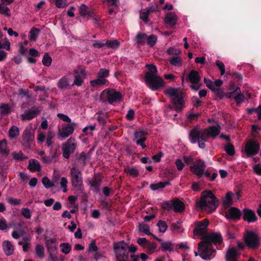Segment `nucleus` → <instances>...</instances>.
Masks as SVG:
<instances>
[{
    "instance_id": "nucleus-32",
    "label": "nucleus",
    "mask_w": 261,
    "mask_h": 261,
    "mask_svg": "<svg viewBox=\"0 0 261 261\" xmlns=\"http://www.w3.org/2000/svg\"><path fill=\"white\" fill-rule=\"evenodd\" d=\"M108 81L106 79L97 77L96 79L91 81L90 82L91 86L93 87H100L106 84Z\"/></svg>"
},
{
    "instance_id": "nucleus-33",
    "label": "nucleus",
    "mask_w": 261,
    "mask_h": 261,
    "mask_svg": "<svg viewBox=\"0 0 261 261\" xmlns=\"http://www.w3.org/2000/svg\"><path fill=\"white\" fill-rule=\"evenodd\" d=\"M19 135V129L16 126H12L9 130L8 136L10 139L15 138Z\"/></svg>"
},
{
    "instance_id": "nucleus-15",
    "label": "nucleus",
    "mask_w": 261,
    "mask_h": 261,
    "mask_svg": "<svg viewBox=\"0 0 261 261\" xmlns=\"http://www.w3.org/2000/svg\"><path fill=\"white\" fill-rule=\"evenodd\" d=\"M76 123L72 122L71 124H67L63 126L61 130H59L58 138L60 140H63L72 134L74 132L73 126H76Z\"/></svg>"
},
{
    "instance_id": "nucleus-10",
    "label": "nucleus",
    "mask_w": 261,
    "mask_h": 261,
    "mask_svg": "<svg viewBox=\"0 0 261 261\" xmlns=\"http://www.w3.org/2000/svg\"><path fill=\"white\" fill-rule=\"evenodd\" d=\"M260 144L255 139H250L247 141L245 151L248 157L257 154L259 152Z\"/></svg>"
},
{
    "instance_id": "nucleus-46",
    "label": "nucleus",
    "mask_w": 261,
    "mask_h": 261,
    "mask_svg": "<svg viewBox=\"0 0 261 261\" xmlns=\"http://www.w3.org/2000/svg\"><path fill=\"white\" fill-rule=\"evenodd\" d=\"M170 63L174 66H181L182 64V60L180 57L176 56L170 60Z\"/></svg>"
},
{
    "instance_id": "nucleus-59",
    "label": "nucleus",
    "mask_w": 261,
    "mask_h": 261,
    "mask_svg": "<svg viewBox=\"0 0 261 261\" xmlns=\"http://www.w3.org/2000/svg\"><path fill=\"white\" fill-rule=\"evenodd\" d=\"M68 182L67 179L66 177H63L61 178L60 185L61 188H63V192H67V184Z\"/></svg>"
},
{
    "instance_id": "nucleus-28",
    "label": "nucleus",
    "mask_w": 261,
    "mask_h": 261,
    "mask_svg": "<svg viewBox=\"0 0 261 261\" xmlns=\"http://www.w3.org/2000/svg\"><path fill=\"white\" fill-rule=\"evenodd\" d=\"M58 179V177H54L53 180L51 181L48 177H43L42 179V182L46 189H49L55 186Z\"/></svg>"
},
{
    "instance_id": "nucleus-3",
    "label": "nucleus",
    "mask_w": 261,
    "mask_h": 261,
    "mask_svg": "<svg viewBox=\"0 0 261 261\" xmlns=\"http://www.w3.org/2000/svg\"><path fill=\"white\" fill-rule=\"evenodd\" d=\"M219 204V200L211 191H203L201 194V200L198 204L202 211L212 213L214 211Z\"/></svg>"
},
{
    "instance_id": "nucleus-48",
    "label": "nucleus",
    "mask_w": 261,
    "mask_h": 261,
    "mask_svg": "<svg viewBox=\"0 0 261 261\" xmlns=\"http://www.w3.org/2000/svg\"><path fill=\"white\" fill-rule=\"evenodd\" d=\"M12 155L13 158L17 161L18 160H23L27 159V157H25L24 154H23L21 151H19L18 152H13L12 153Z\"/></svg>"
},
{
    "instance_id": "nucleus-18",
    "label": "nucleus",
    "mask_w": 261,
    "mask_h": 261,
    "mask_svg": "<svg viewBox=\"0 0 261 261\" xmlns=\"http://www.w3.org/2000/svg\"><path fill=\"white\" fill-rule=\"evenodd\" d=\"M158 10V7L156 5H152L148 7L140 13V18L144 22H147L148 21V15L150 13L156 12Z\"/></svg>"
},
{
    "instance_id": "nucleus-11",
    "label": "nucleus",
    "mask_w": 261,
    "mask_h": 261,
    "mask_svg": "<svg viewBox=\"0 0 261 261\" xmlns=\"http://www.w3.org/2000/svg\"><path fill=\"white\" fill-rule=\"evenodd\" d=\"M21 144L24 149H30L34 140V135L31 128H26L22 134Z\"/></svg>"
},
{
    "instance_id": "nucleus-4",
    "label": "nucleus",
    "mask_w": 261,
    "mask_h": 261,
    "mask_svg": "<svg viewBox=\"0 0 261 261\" xmlns=\"http://www.w3.org/2000/svg\"><path fill=\"white\" fill-rule=\"evenodd\" d=\"M165 94L171 98L175 110L176 111L181 110L184 106L182 91L178 88L170 87L166 90Z\"/></svg>"
},
{
    "instance_id": "nucleus-31",
    "label": "nucleus",
    "mask_w": 261,
    "mask_h": 261,
    "mask_svg": "<svg viewBox=\"0 0 261 261\" xmlns=\"http://www.w3.org/2000/svg\"><path fill=\"white\" fill-rule=\"evenodd\" d=\"M10 153V150L7 147V142L6 139L0 141V154L7 156Z\"/></svg>"
},
{
    "instance_id": "nucleus-40",
    "label": "nucleus",
    "mask_w": 261,
    "mask_h": 261,
    "mask_svg": "<svg viewBox=\"0 0 261 261\" xmlns=\"http://www.w3.org/2000/svg\"><path fill=\"white\" fill-rule=\"evenodd\" d=\"M35 252L37 256L42 258L44 256V248L43 246L40 244H37L35 247Z\"/></svg>"
},
{
    "instance_id": "nucleus-6",
    "label": "nucleus",
    "mask_w": 261,
    "mask_h": 261,
    "mask_svg": "<svg viewBox=\"0 0 261 261\" xmlns=\"http://www.w3.org/2000/svg\"><path fill=\"white\" fill-rule=\"evenodd\" d=\"M114 249L116 254V261H127L128 259V245L124 243L114 244Z\"/></svg>"
},
{
    "instance_id": "nucleus-44",
    "label": "nucleus",
    "mask_w": 261,
    "mask_h": 261,
    "mask_svg": "<svg viewBox=\"0 0 261 261\" xmlns=\"http://www.w3.org/2000/svg\"><path fill=\"white\" fill-rule=\"evenodd\" d=\"M60 247L61 248V251L65 254H68L71 250V246L69 243H61Z\"/></svg>"
},
{
    "instance_id": "nucleus-62",
    "label": "nucleus",
    "mask_w": 261,
    "mask_h": 261,
    "mask_svg": "<svg viewBox=\"0 0 261 261\" xmlns=\"http://www.w3.org/2000/svg\"><path fill=\"white\" fill-rule=\"evenodd\" d=\"M77 160L81 162L83 166L85 164L86 161L87 160V156L84 152H82L77 156Z\"/></svg>"
},
{
    "instance_id": "nucleus-9",
    "label": "nucleus",
    "mask_w": 261,
    "mask_h": 261,
    "mask_svg": "<svg viewBox=\"0 0 261 261\" xmlns=\"http://www.w3.org/2000/svg\"><path fill=\"white\" fill-rule=\"evenodd\" d=\"M71 182L72 186L80 189L83 185V177L81 171L76 167L73 166L70 170Z\"/></svg>"
},
{
    "instance_id": "nucleus-56",
    "label": "nucleus",
    "mask_w": 261,
    "mask_h": 261,
    "mask_svg": "<svg viewBox=\"0 0 261 261\" xmlns=\"http://www.w3.org/2000/svg\"><path fill=\"white\" fill-rule=\"evenodd\" d=\"M21 214L27 219H30L32 217L31 212L28 208H22L21 209Z\"/></svg>"
},
{
    "instance_id": "nucleus-47",
    "label": "nucleus",
    "mask_w": 261,
    "mask_h": 261,
    "mask_svg": "<svg viewBox=\"0 0 261 261\" xmlns=\"http://www.w3.org/2000/svg\"><path fill=\"white\" fill-rule=\"evenodd\" d=\"M157 225L159 227V231L161 232H165L168 227L166 222L162 220H159Z\"/></svg>"
},
{
    "instance_id": "nucleus-22",
    "label": "nucleus",
    "mask_w": 261,
    "mask_h": 261,
    "mask_svg": "<svg viewBox=\"0 0 261 261\" xmlns=\"http://www.w3.org/2000/svg\"><path fill=\"white\" fill-rule=\"evenodd\" d=\"M177 21V16L171 12L167 14L164 18L165 23L171 27H174L176 24Z\"/></svg>"
},
{
    "instance_id": "nucleus-57",
    "label": "nucleus",
    "mask_w": 261,
    "mask_h": 261,
    "mask_svg": "<svg viewBox=\"0 0 261 261\" xmlns=\"http://www.w3.org/2000/svg\"><path fill=\"white\" fill-rule=\"evenodd\" d=\"M161 247L164 249V250H167L170 252L173 250L172 244L170 242H162L161 244Z\"/></svg>"
},
{
    "instance_id": "nucleus-63",
    "label": "nucleus",
    "mask_w": 261,
    "mask_h": 261,
    "mask_svg": "<svg viewBox=\"0 0 261 261\" xmlns=\"http://www.w3.org/2000/svg\"><path fill=\"white\" fill-rule=\"evenodd\" d=\"M57 7L63 8L67 6V4L65 0H55Z\"/></svg>"
},
{
    "instance_id": "nucleus-50",
    "label": "nucleus",
    "mask_w": 261,
    "mask_h": 261,
    "mask_svg": "<svg viewBox=\"0 0 261 261\" xmlns=\"http://www.w3.org/2000/svg\"><path fill=\"white\" fill-rule=\"evenodd\" d=\"M0 112L3 115L9 114L10 112V107L8 103H3L0 107Z\"/></svg>"
},
{
    "instance_id": "nucleus-42",
    "label": "nucleus",
    "mask_w": 261,
    "mask_h": 261,
    "mask_svg": "<svg viewBox=\"0 0 261 261\" xmlns=\"http://www.w3.org/2000/svg\"><path fill=\"white\" fill-rule=\"evenodd\" d=\"M147 36L144 33H138L136 36V42L139 44H143L147 39Z\"/></svg>"
},
{
    "instance_id": "nucleus-38",
    "label": "nucleus",
    "mask_w": 261,
    "mask_h": 261,
    "mask_svg": "<svg viewBox=\"0 0 261 261\" xmlns=\"http://www.w3.org/2000/svg\"><path fill=\"white\" fill-rule=\"evenodd\" d=\"M233 194L231 192H227L226 194L225 198L223 201V204L224 206L228 207L232 204V196Z\"/></svg>"
},
{
    "instance_id": "nucleus-34",
    "label": "nucleus",
    "mask_w": 261,
    "mask_h": 261,
    "mask_svg": "<svg viewBox=\"0 0 261 261\" xmlns=\"http://www.w3.org/2000/svg\"><path fill=\"white\" fill-rule=\"evenodd\" d=\"M235 91H236L237 95L233 97V98L235 99L238 104L242 103L244 100V95L241 93L239 87H237Z\"/></svg>"
},
{
    "instance_id": "nucleus-16",
    "label": "nucleus",
    "mask_w": 261,
    "mask_h": 261,
    "mask_svg": "<svg viewBox=\"0 0 261 261\" xmlns=\"http://www.w3.org/2000/svg\"><path fill=\"white\" fill-rule=\"evenodd\" d=\"M208 224L209 221L207 219L198 222L196 224L195 228L193 230L194 234L197 236L205 234L206 231L207 227L208 225Z\"/></svg>"
},
{
    "instance_id": "nucleus-23",
    "label": "nucleus",
    "mask_w": 261,
    "mask_h": 261,
    "mask_svg": "<svg viewBox=\"0 0 261 261\" xmlns=\"http://www.w3.org/2000/svg\"><path fill=\"white\" fill-rule=\"evenodd\" d=\"M70 80L68 76L65 75L59 79L57 83L58 87L61 90L70 88Z\"/></svg>"
},
{
    "instance_id": "nucleus-30",
    "label": "nucleus",
    "mask_w": 261,
    "mask_h": 261,
    "mask_svg": "<svg viewBox=\"0 0 261 261\" xmlns=\"http://www.w3.org/2000/svg\"><path fill=\"white\" fill-rule=\"evenodd\" d=\"M81 16L84 18H87L91 16V13L89 8L85 4H82L79 9Z\"/></svg>"
},
{
    "instance_id": "nucleus-2",
    "label": "nucleus",
    "mask_w": 261,
    "mask_h": 261,
    "mask_svg": "<svg viewBox=\"0 0 261 261\" xmlns=\"http://www.w3.org/2000/svg\"><path fill=\"white\" fill-rule=\"evenodd\" d=\"M217 126L218 127L210 126L203 130L198 128L191 129L189 133L190 142L193 144L198 143L200 148H204L205 142L207 141L208 137L215 139L220 134L219 128H220L221 126L219 124H217Z\"/></svg>"
},
{
    "instance_id": "nucleus-26",
    "label": "nucleus",
    "mask_w": 261,
    "mask_h": 261,
    "mask_svg": "<svg viewBox=\"0 0 261 261\" xmlns=\"http://www.w3.org/2000/svg\"><path fill=\"white\" fill-rule=\"evenodd\" d=\"M41 165L37 160L35 159H31L29 160L28 169L31 171H40L41 170Z\"/></svg>"
},
{
    "instance_id": "nucleus-13",
    "label": "nucleus",
    "mask_w": 261,
    "mask_h": 261,
    "mask_svg": "<svg viewBox=\"0 0 261 261\" xmlns=\"http://www.w3.org/2000/svg\"><path fill=\"white\" fill-rule=\"evenodd\" d=\"M75 148L76 144L75 143V139L73 138L69 139L62 145V149L63 157L66 159H68L70 155L73 152Z\"/></svg>"
},
{
    "instance_id": "nucleus-55",
    "label": "nucleus",
    "mask_w": 261,
    "mask_h": 261,
    "mask_svg": "<svg viewBox=\"0 0 261 261\" xmlns=\"http://www.w3.org/2000/svg\"><path fill=\"white\" fill-rule=\"evenodd\" d=\"M147 44L150 46H153L155 45L156 40H157V37L155 35H150L148 37H147L146 39Z\"/></svg>"
},
{
    "instance_id": "nucleus-37",
    "label": "nucleus",
    "mask_w": 261,
    "mask_h": 261,
    "mask_svg": "<svg viewBox=\"0 0 261 261\" xmlns=\"http://www.w3.org/2000/svg\"><path fill=\"white\" fill-rule=\"evenodd\" d=\"M40 32V31L39 29H37L34 27L32 28L29 32L30 40H32V41H36Z\"/></svg>"
},
{
    "instance_id": "nucleus-8",
    "label": "nucleus",
    "mask_w": 261,
    "mask_h": 261,
    "mask_svg": "<svg viewBox=\"0 0 261 261\" xmlns=\"http://www.w3.org/2000/svg\"><path fill=\"white\" fill-rule=\"evenodd\" d=\"M244 241L247 246L250 249H255L259 247L260 241L258 236L255 232L250 231L244 236Z\"/></svg>"
},
{
    "instance_id": "nucleus-20",
    "label": "nucleus",
    "mask_w": 261,
    "mask_h": 261,
    "mask_svg": "<svg viewBox=\"0 0 261 261\" xmlns=\"http://www.w3.org/2000/svg\"><path fill=\"white\" fill-rule=\"evenodd\" d=\"M241 211L235 207H230L225 213V217L229 219L238 220L241 216Z\"/></svg>"
},
{
    "instance_id": "nucleus-27",
    "label": "nucleus",
    "mask_w": 261,
    "mask_h": 261,
    "mask_svg": "<svg viewBox=\"0 0 261 261\" xmlns=\"http://www.w3.org/2000/svg\"><path fill=\"white\" fill-rule=\"evenodd\" d=\"M188 80L192 84H198L200 81L199 73L197 71L192 70L188 75Z\"/></svg>"
},
{
    "instance_id": "nucleus-58",
    "label": "nucleus",
    "mask_w": 261,
    "mask_h": 261,
    "mask_svg": "<svg viewBox=\"0 0 261 261\" xmlns=\"http://www.w3.org/2000/svg\"><path fill=\"white\" fill-rule=\"evenodd\" d=\"M216 65L220 71L221 75H224L225 73V68L224 63L219 60H217L216 61Z\"/></svg>"
},
{
    "instance_id": "nucleus-64",
    "label": "nucleus",
    "mask_w": 261,
    "mask_h": 261,
    "mask_svg": "<svg viewBox=\"0 0 261 261\" xmlns=\"http://www.w3.org/2000/svg\"><path fill=\"white\" fill-rule=\"evenodd\" d=\"M49 258L51 261H63V259H59L55 252H48Z\"/></svg>"
},
{
    "instance_id": "nucleus-54",
    "label": "nucleus",
    "mask_w": 261,
    "mask_h": 261,
    "mask_svg": "<svg viewBox=\"0 0 261 261\" xmlns=\"http://www.w3.org/2000/svg\"><path fill=\"white\" fill-rule=\"evenodd\" d=\"M89 183L92 187L98 190L101 184V179L97 177H94L93 179L90 181Z\"/></svg>"
},
{
    "instance_id": "nucleus-36",
    "label": "nucleus",
    "mask_w": 261,
    "mask_h": 261,
    "mask_svg": "<svg viewBox=\"0 0 261 261\" xmlns=\"http://www.w3.org/2000/svg\"><path fill=\"white\" fill-rule=\"evenodd\" d=\"M105 44L108 48L115 49L117 48L120 45L119 42L117 40H106Z\"/></svg>"
},
{
    "instance_id": "nucleus-19",
    "label": "nucleus",
    "mask_w": 261,
    "mask_h": 261,
    "mask_svg": "<svg viewBox=\"0 0 261 261\" xmlns=\"http://www.w3.org/2000/svg\"><path fill=\"white\" fill-rule=\"evenodd\" d=\"M41 110L39 108L35 109H31L25 111V112L21 115V119L22 120H30L36 117L40 113Z\"/></svg>"
},
{
    "instance_id": "nucleus-60",
    "label": "nucleus",
    "mask_w": 261,
    "mask_h": 261,
    "mask_svg": "<svg viewBox=\"0 0 261 261\" xmlns=\"http://www.w3.org/2000/svg\"><path fill=\"white\" fill-rule=\"evenodd\" d=\"M7 201L11 204L13 205H20L21 203L20 199L9 197L7 199Z\"/></svg>"
},
{
    "instance_id": "nucleus-39",
    "label": "nucleus",
    "mask_w": 261,
    "mask_h": 261,
    "mask_svg": "<svg viewBox=\"0 0 261 261\" xmlns=\"http://www.w3.org/2000/svg\"><path fill=\"white\" fill-rule=\"evenodd\" d=\"M168 185H170V182L169 181H161L156 184H151L150 185V188L152 190L154 191L159 189V188H163Z\"/></svg>"
},
{
    "instance_id": "nucleus-61",
    "label": "nucleus",
    "mask_w": 261,
    "mask_h": 261,
    "mask_svg": "<svg viewBox=\"0 0 261 261\" xmlns=\"http://www.w3.org/2000/svg\"><path fill=\"white\" fill-rule=\"evenodd\" d=\"M0 48H4L7 50L10 49V43L7 39H5L3 43L0 42Z\"/></svg>"
},
{
    "instance_id": "nucleus-52",
    "label": "nucleus",
    "mask_w": 261,
    "mask_h": 261,
    "mask_svg": "<svg viewBox=\"0 0 261 261\" xmlns=\"http://www.w3.org/2000/svg\"><path fill=\"white\" fill-rule=\"evenodd\" d=\"M52 59L48 54L45 53L42 59V63L44 66H49L51 63Z\"/></svg>"
},
{
    "instance_id": "nucleus-17",
    "label": "nucleus",
    "mask_w": 261,
    "mask_h": 261,
    "mask_svg": "<svg viewBox=\"0 0 261 261\" xmlns=\"http://www.w3.org/2000/svg\"><path fill=\"white\" fill-rule=\"evenodd\" d=\"M240 251L237 248L229 247L225 254L226 261H238Z\"/></svg>"
},
{
    "instance_id": "nucleus-25",
    "label": "nucleus",
    "mask_w": 261,
    "mask_h": 261,
    "mask_svg": "<svg viewBox=\"0 0 261 261\" xmlns=\"http://www.w3.org/2000/svg\"><path fill=\"white\" fill-rule=\"evenodd\" d=\"M173 206L174 211L176 213H181L185 208V204L177 198L173 199Z\"/></svg>"
},
{
    "instance_id": "nucleus-35",
    "label": "nucleus",
    "mask_w": 261,
    "mask_h": 261,
    "mask_svg": "<svg viewBox=\"0 0 261 261\" xmlns=\"http://www.w3.org/2000/svg\"><path fill=\"white\" fill-rule=\"evenodd\" d=\"M139 232H143L147 235L153 236V234L149 232V226L145 223H140L138 226Z\"/></svg>"
},
{
    "instance_id": "nucleus-1",
    "label": "nucleus",
    "mask_w": 261,
    "mask_h": 261,
    "mask_svg": "<svg viewBox=\"0 0 261 261\" xmlns=\"http://www.w3.org/2000/svg\"><path fill=\"white\" fill-rule=\"evenodd\" d=\"M222 237L220 233H209L202 237L201 241L198 244L199 255L204 260H210L215 256L216 249L213 244L222 243Z\"/></svg>"
},
{
    "instance_id": "nucleus-29",
    "label": "nucleus",
    "mask_w": 261,
    "mask_h": 261,
    "mask_svg": "<svg viewBox=\"0 0 261 261\" xmlns=\"http://www.w3.org/2000/svg\"><path fill=\"white\" fill-rule=\"evenodd\" d=\"M3 249L7 255H11L14 251L13 246L9 241H5L3 243Z\"/></svg>"
},
{
    "instance_id": "nucleus-45",
    "label": "nucleus",
    "mask_w": 261,
    "mask_h": 261,
    "mask_svg": "<svg viewBox=\"0 0 261 261\" xmlns=\"http://www.w3.org/2000/svg\"><path fill=\"white\" fill-rule=\"evenodd\" d=\"M124 172L129 176L136 177L139 174V171L135 168H128L124 170Z\"/></svg>"
},
{
    "instance_id": "nucleus-5",
    "label": "nucleus",
    "mask_w": 261,
    "mask_h": 261,
    "mask_svg": "<svg viewBox=\"0 0 261 261\" xmlns=\"http://www.w3.org/2000/svg\"><path fill=\"white\" fill-rule=\"evenodd\" d=\"M122 95L114 89H106L100 94V100L102 102L107 101L109 104L120 101L122 100Z\"/></svg>"
},
{
    "instance_id": "nucleus-7",
    "label": "nucleus",
    "mask_w": 261,
    "mask_h": 261,
    "mask_svg": "<svg viewBox=\"0 0 261 261\" xmlns=\"http://www.w3.org/2000/svg\"><path fill=\"white\" fill-rule=\"evenodd\" d=\"M145 80L149 87L154 91L164 86V85L163 80L157 75L145 74Z\"/></svg>"
},
{
    "instance_id": "nucleus-49",
    "label": "nucleus",
    "mask_w": 261,
    "mask_h": 261,
    "mask_svg": "<svg viewBox=\"0 0 261 261\" xmlns=\"http://www.w3.org/2000/svg\"><path fill=\"white\" fill-rule=\"evenodd\" d=\"M225 150L230 156H232L235 153L234 146L231 143H228L225 146Z\"/></svg>"
},
{
    "instance_id": "nucleus-43",
    "label": "nucleus",
    "mask_w": 261,
    "mask_h": 261,
    "mask_svg": "<svg viewBox=\"0 0 261 261\" xmlns=\"http://www.w3.org/2000/svg\"><path fill=\"white\" fill-rule=\"evenodd\" d=\"M0 13L8 17L11 16L10 10L4 4H0Z\"/></svg>"
},
{
    "instance_id": "nucleus-24",
    "label": "nucleus",
    "mask_w": 261,
    "mask_h": 261,
    "mask_svg": "<svg viewBox=\"0 0 261 261\" xmlns=\"http://www.w3.org/2000/svg\"><path fill=\"white\" fill-rule=\"evenodd\" d=\"M45 244L48 252H56L57 240L55 238L45 239Z\"/></svg>"
},
{
    "instance_id": "nucleus-12",
    "label": "nucleus",
    "mask_w": 261,
    "mask_h": 261,
    "mask_svg": "<svg viewBox=\"0 0 261 261\" xmlns=\"http://www.w3.org/2000/svg\"><path fill=\"white\" fill-rule=\"evenodd\" d=\"M55 137V133L52 130H48L45 135L44 133L39 131L37 137V140L39 144H42L46 139V145L47 147L51 146L54 142L52 139Z\"/></svg>"
},
{
    "instance_id": "nucleus-21",
    "label": "nucleus",
    "mask_w": 261,
    "mask_h": 261,
    "mask_svg": "<svg viewBox=\"0 0 261 261\" xmlns=\"http://www.w3.org/2000/svg\"><path fill=\"white\" fill-rule=\"evenodd\" d=\"M243 219L248 223L254 222L257 220V217L255 213L248 208H245L243 211Z\"/></svg>"
},
{
    "instance_id": "nucleus-51",
    "label": "nucleus",
    "mask_w": 261,
    "mask_h": 261,
    "mask_svg": "<svg viewBox=\"0 0 261 261\" xmlns=\"http://www.w3.org/2000/svg\"><path fill=\"white\" fill-rule=\"evenodd\" d=\"M73 73L75 75H80L83 76V77L86 75V70L81 66H77L73 70Z\"/></svg>"
},
{
    "instance_id": "nucleus-14",
    "label": "nucleus",
    "mask_w": 261,
    "mask_h": 261,
    "mask_svg": "<svg viewBox=\"0 0 261 261\" xmlns=\"http://www.w3.org/2000/svg\"><path fill=\"white\" fill-rule=\"evenodd\" d=\"M205 164L203 161L197 159L193 162L192 165L190 167L191 170L193 173L198 177L202 176L204 174L205 168Z\"/></svg>"
},
{
    "instance_id": "nucleus-53",
    "label": "nucleus",
    "mask_w": 261,
    "mask_h": 261,
    "mask_svg": "<svg viewBox=\"0 0 261 261\" xmlns=\"http://www.w3.org/2000/svg\"><path fill=\"white\" fill-rule=\"evenodd\" d=\"M83 77V76H81L80 75H74V79L72 85H76L77 86H81L84 82Z\"/></svg>"
},
{
    "instance_id": "nucleus-41",
    "label": "nucleus",
    "mask_w": 261,
    "mask_h": 261,
    "mask_svg": "<svg viewBox=\"0 0 261 261\" xmlns=\"http://www.w3.org/2000/svg\"><path fill=\"white\" fill-rule=\"evenodd\" d=\"M110 74V71L105 68H101L97 73V77L104 79L108 77Z\"/></svg>"
}]
</instances>
